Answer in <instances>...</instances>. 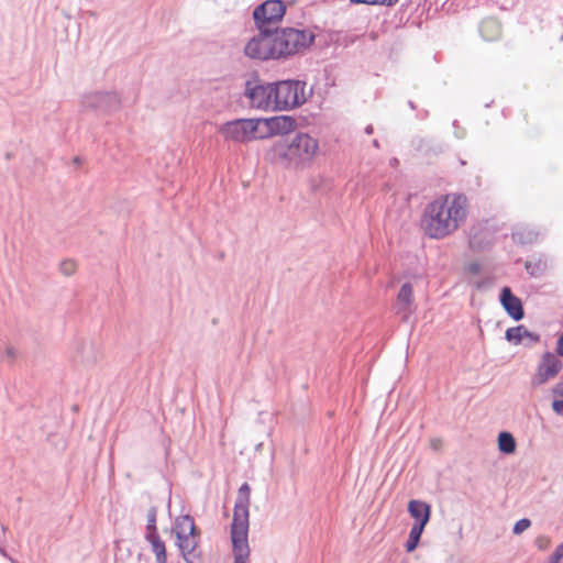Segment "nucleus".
Returning a JSON list of instances; mask_svg holds the SVG:
<instances>
[{"mask_svg":"<svg viewBox=\"0 0 563 563\" xmlns=\"http://www.w3.org/2000/svg\"><path fill=\"white\" fill-rule=\"evenodd\" d=\"M498 448L504 453H514L516 450L514 437L509 432H501L498 437Z\"/></svg>","mask_w":563,"mask_h":563,"instance_id":"4be33fe9","label":"nucleus"},{"mask_svg":"<svg viewBox=\"0 0 563 563\" xmlns=\"http://www.w3.org/2000/svg\"><path fill=\"white\" fill-rule=\"evenodd\" d=\"M408 107H409L411 110H417V106H416V103H415L412 100H408Z\"/></svg>","mask_w":563,"mask_h":563,"instance_id":"37998d69","label":"nucleus"},{"mask_svg":"<svg viewBox=\"0 0 563 563\" xmlns=\"http://www.w3.org/2000/svg\"><path fill=\"white\" fill-rule=\"evenodd\" d=\"M525 268L529 276L539 278L543 276L548 269V258L542 253H533L528 256L525 262Z\"/></svg>","mask_w":563,"mask_h":563,"instance_id":"f3484780","label":"nucleus"},{"mask_svg":"<svg viewBox=\"0 0 563 563\" xmlns=\"http://www.w3.org/2000/svg\"><path fill=\"white\" fill-rule=\"evenodd\" d=\"M431 444H432V448L438 449L441 445V440L440 439L432 440Z\"/></svg>","mask_w":563,"mask_h":563,"instance_id":"79ce46f5","label":"nucleus"},{"mask_svg":"<svg viewBox=\"0 0 563 563\" xmlns=\"http://www.w3.org/2000/svg\"><path fill=\"white\" fill-rule=\"evenodd\" d=\"M467 198L463 194L441 195L426 205L420 228L430 239L441 240L457 230L466 219Z\"/></svg>","mask_w":563,"mask_h":563,"instance_id":"f03ea898","label":"nucleus"},{"mask_svg":"<svg viewBox=\"0 0 563 563\" xmlns=\"http://www.w3.org/2000/svg\"><path fill=\"white\" fill-rule=\"evenodd\" d=\"M263 122L268 125L271 129L268 133L273 136L286 137L291 135L297 128V120L288 114L268 117Z\"/></svg>","mask_w":563,"mask_h":563,"instance_id":"f8f14e48","label":"nucleus"},{"mask_svg":"<svg viewBox=\"0 0 563 563\" xmlns=\"http://www.w3.org/2000/svg\"><path fill=\"white\" fill-rule=\"evenodd\" d=\"M530 527V520L529 519H521L517 521V523L514 527V532L519 534L527 530Z\"/></svg>","mask_w":563,"mask_h":563,"instance_id":"c756f323","label":"nucleus"},{"mask_svg":"<svg viewBox=\"0 0 563 563\" xmlns=\"http://www.w3.org/2000/svg\"><path fill=\"white\" fill-rule=\"evenodd\" d=\"M452 125L455 129V131H454L455 137L456 139H463L465 136V131L463 129H460L459 121L454 120Z\"/></svg>","mask_w":563,"mask_h":563,"instance_id":"7c9ffc66","label":"nucleus"},{"mask_svg":"<svg viewBox=\"0 0 563 563\" xmlns=\"http://www.w3.org/2000/svg\"><path fill=\"white\" fill-rule=\"evenodd\" d=\"M364 132L367 134V135H371L373 134L374 132V126L372 124H367L364 129Z\"/></svg>","mask_w":563,"mask_h":563,"instance_id":"a19ab883","label":"nucleus"},{"mask_svg":"<svg viewBox=\"0 0 563 563\" xmlns=\"http://www.w3.org/2000/svg\"><path fill=\"white\" fill-rule=\"evenodd\" d=\"M257 124L258 121H254V118H239L222 123L219 132L225 141L246 144L255 141L254 133H256Z\"/></svg>","mask_w":563,"mask_h":563,"instance_id":"9d476101","label":"nucleus"},{"mask_svg":"<svg viewBox=\"0 0 563 563\" xmlns=\"http://www.w3.org/2000/svg\"><path fill=\"white\" fill-rule=\"evenodd\" d=\"M415 150L424 154H428L430 151V140L423 137H417L412 141Z\"/></svg>","mask_w":563,"mask_h":563,"instance_id":"a878e982","label":"nucleus"},{"mask_svg":"<svg viewBox=\"0 0 563 563\" xmlns=\"http://www.w3.org/2000/svg\"><path fill=\"white\" fill-rule=\"evenodd\" d=\"M540 232L528 224H517L512 228L511 238L514 243L520 246L534 244L539 239Z\"/></svg>","mask_w":563,"mask_h":563,"instance_id":"dca6fc26","label":"nucleus"},{"mask_svg":"<svg viewBox=\"0 0 563 563\" xmlns=\"http://www.w3.org/2000/svg\"><path fill=\"white\" fill-rule=\"evenodd\" d=\"M412 298V286L410 283H404L398 291V299L404 303H409Z\"/></svg>","mask_w":563,"mask_h":563,"instance_id":"b1692460","label":"nucleus"},{"mask_svg":"<svg viewBox=\"0 0 563 563\" xmlns=\"http://www.w3.org/2000/svg\"><path fill=\"white\" fill-rule=\"evenodd\" d=\"M200 534L181 541H176L180 554L186 563H202V551L200 547Z\"/></svg>","mask_w":563,"mask_h":563,"instance_id":"ddd939ff","label":"nucleus"},{"mask_svg":"<svg viewBox=\"0 0 563 563\" xmlns=\"http://www.w3.org/2000/svg\"><path fill=\"white\" fill-rule=\"evenodd\" d=\"M254 35L244 46V55L257 62L280 60L308 48L314 42V34L295 27H256Z\"/></svg>","mask_w":563,"mask_h":563,"instance_id":"f257e3e1","label":"nucleus"},{"mask_svg":"<svg viewBox=\"0 0 563 563\" xmlns=\"http://www.w3.org/2000/svg\"><path fill=\"white\" fill-rule=\"evenodd\" d=\"M552 408L558 415L563 416V400H554L552 402Z\"/></svg>","mask_w":563,"mask_h":563,"instance_id":"72a5a7b5","label":"nucleus"},{"mask_svg":"<svg viewBox=\"0 0 563 563\" xmlns=\"http://www.w3.org/2000/svg\"><path fill=\"white\" fill-rule=\"evenodd\" d=\"M478 31L482 37L489 42L499 36L500 25L495 19H486L479 24Z\"/></svg>","mask_w":563,"mask_h":563,"instance_id":"412c9836","label":"nucleus"},{"mask_svg":"<svg viewBox=\"0 0 563 563\" xmlns=\"http://www.w3.org/2000/svg\"><path fill=\"white\" fill-rule=\"evenodd\" d=\"M473 287H475L476 289H483L486 285L485 280H476V282H473L472 283Z\"/></svg>","mask_w":563,"mask_h":563,"instance_id":"e433bc0d","label":"nucleus"},{"mask_svg":"<svg viewBox=\"0 0 563 563\" xmlns=\"http://www.w3.org/2000/svg\"><path fill=\"white\" fill-rule=\"evenodd\" d=\"M372 145L376 148H379L380 144H379V141L377 139H374L373 142H372Z\"/></svg>","mask_w":563,"mask_h":563,"instance_id":"c03bdc74","label":"nucleus"},{"mask_svg":"<svg viewBox=\"0 0 563 563\" xmlns=\"http://www.w3.org/2000/svg\"><path fill=\"white\" fill-rule=\"evenodd\" d=\"M275 88L273 81H264L257 73L245 80L243 96L247 99L250 107L260 110H274Z\"/></svg>","mask_w":563,"mask_h":563,"instance_id":"423d86ee","label":"nucleus"},{"mask_svg":"<svg viewBox=\"0 0 563 563\" xmlns=\"http://www.w3.org/2000/svg\"><path fill=\"white\" fill-rule=\"evenodd\" d=\"M251 503V487L247 483L241 485L233 511L231 525V541L234 554V563H247L250 556L249 526Z\"/></svg>","mask_w":563,"mask_h":563,"instance_id":"20e7f679","label":"nucleus"},{"mask_svg":"<svg viewBox=\"0 0 563 563\" xmlns=\"http://www.w3.org/2000/svg\"><path fill=\"white\" fill-rule=\"evenodd\" d=\"M121 97L115 91H95L82 95L80 108L97 115H110L120 110Z\"/></svg>","mask_w":563,"mask_h":563,"instance_id":"0eeeda50","label":"nucleus"},{"mask_svg":"<svg viewBox=\"0 0 563 563\" xmlns=\"http://www.w3.org/2000/svg\"><path fill=\"white\" fill-rule=\"evenodd\" d=\"M287 11L284 0H265L257 4L252 13L255 27L280 29L279 22L283 21Z\"/></svg>","mask_w":563,"mask_h":563,"instance_id":"6e6552de","label":"nucleus"},{"mask_svg":"<svg viewBox=\"0 0 563 563\" xmlns=\"http://www.w3.org/2000/svg\"><path fill=\"white\" fill-rule=\"evenodd\" d=\"M562 369L561 361L553 353L543 354L536 374L531 379L532 386H540L554 378Z\"/></svg>","mask_w":563,"mask_h":563,"instance_id":"9b49d317","label":"nucleus"},{"mask_svg":"<svg viewBox=\"0 0 563 563\" xmlns=\"http://www.w3.org/2000/svg\"><path fill=\"white\" fill-rule=\"evenodd\" d=\"M537 544L540 549L545 550L550 545V539L547 537H539L537 539Z\"/></svg>","mask_w":563,"mask_h":563,"instance_id":"473e14b6","label":"nucleus"},{"mask_svg":"<svg viewBox=\"0 0 563 563\" xmlns=\"http://www.w3.org/2000/svg\"><path fill=\"white\" fill-rule=\"evenodd\" d=\"M549 563H563V543L559 544L550 558Z\"/></svg>","mask_w":563,"mask_h":563,"instance_id":"c85d7f7f","label":"nucleus"},{"mask_svg":"<svg viewBox=\"0 0 563 563\" xmlns=\"http://www.w3.org/2000/svg\"><path fill=\"white\" fill-rule=\"evenodd\" d=\"M460 164H461L462 166H464V165H466V162H465L464 159H460Z\"/></svg>","mask_w":563,"mask_h":563,"instance_id":"de8ad7c7","label":"nucleus"},{"mask_svg":"<svg viewBox=\"0 0 563 563\" xmlns=\"http://www.w3.org/2000/svg\"><path fill=\"white\" fill-rule=\"evenodd\" d=\"M506 339L514 344L534 343L539 341V334L529 331L523 325H518L506 331Z\"/></svg>","mask_w":563,"mask_h":563,"instance_id":"a211bd4d","label":"nucleus"},{"mask_svg":"<svg viewBox=\"0 0 563 563\" xmlns=\"http://www.w3.org/2000/svg\"><path fill=\"white\" fill-rule=\"evenodd\" d=\"M408 512L416 521L405 545L406 551L410 553L417 549L424 527L430 520L431 507L424 501L412 499L408 503Z\"/></svg>","mask_w":563,"mask_h":563,"instance_id":"1a4fd4ad","label":"nucleus"},{"mask_svg":"<svg viewBox=\"0 0 563 563\" xmlns=\"http://www.w3.org/2000/svg\"><path fill=\"white\" fill-rule=\"evenodd\" d=\"M417 119L426 120L429 117V111L427 109H421L417 112Z\"/></svg>","mask_w":563,"mask_h":563,"instance_id":"f704fd0d","label":"nucleus"},{"mask_svg":"<svg viewBox=\"0 0 563 563\" xmlns=\"http://www.w3.org/2000/svg\"><path fill=\"white\" fill-rule=\"evenodd\" d=\"M265 118H254V121H258L256 133H254L255 140H266L274 137L268 133L271 129L263 122Z\"/></svg>","mask_w":563,"mask_h":563,"instance_id":"5701e85b","label":"nucleus"},{"mask_svg":"<svg viewBox=\"0 0 563 563\" xmlns=\"http://www.w3.org/2000/svg\"><path fill=\"white\" fill-rule=\"evenodd\" d=\"M146 530H147V533H151L152 531H156V510H155V508H152L147 514Z\"/></svg>","mask_w":563,"mask_h":563,"instance_id":"cd10ccee","label":"nucleus"},{"mask_svg":"<svg viewBox=\"0 0 563 563\" xmlns=\"http://www.w3.org/2000/svg\"><path fill=\"white\" fill-rule=\"evenodd\" d=\"M74 163L76 165H80L81 164V158L79 156L74 157Z\"/></svg>","mask_w":563,"mask_h":563,"instance_id":"49530a36","label":"nucleus"},{"mask_svg":"<svg viewBox=\"0 0 563 563\" xmlns=\"http://www.w3.org/2000/svg\"><path fill=\"white\" fill-rule=\"evenodd\" d=\"M146 540L152 547L157 563H167V553L165 542L161 539L157 531L146 533Z\"/></svg>","mask_w":563,"mask_h":563,"instance_id":"aec40b11","label":"nucleus"},{"mask_svg":"<svg viewBox=\"0 0 563 563\" xmlns=\"http://www.w3.org/2000/svg\"><path fill=\"white\" fill-rule=\"evenodd\" d=\"M499 301L508 317H525L521 299L512 292L510 287L505 286L501 288Z\"/></svg>","mask_w":563,"mask_h":563,"instance_id":"4468645a","label":"nucleus"},{"mask_svg":"<svg viewBox=\"0 0 563 563\" xmlns=\"http://www.w3.org/2000/svg\"><path fill=\"white\" fill-rule=\"evenodd\" d=\"M59 271L65 276H71L76 272V263L73 260H64L59 264Z\"/></svg>","mask_w":563,"mask_h":563,"instance_id":"393cba45","label":"nucleus"},{"mask_svg":"<svg viewBox=\"0 0 563 563\" xmlns=\"http://www.w3.org/2000/svg\"><path fill=\"white\" fill-rule=\"evenodd\" d=\"M350 1H351V3H354V4L364 3V4L374 5L372 0H350Z\"/></svg>","mask_w":563,"mask_h":563,"instance_id":"4c0bfd02","label":"nucleus"},{"mask_svg":"<svg viewBox=\"0 0 563 563\" xmlns=\"http://www.w3.org/2000/svg\"><path fill=\"white\" fill-rule=\"evenodd\" d=\"M318 151V140L308 133L297 132L276 141L268 155L287 168L305 169L312 164Z\"/></svg>","mask_w":563,"mask_h":563,"instance_id":"7ed1b4c3","label":"nucleus"},{"mask_svg":"<svg viewBox=\"0 0 563 563\" xmlns=\"http://www.w3.org/2000/svg\"><path fill=\"white\" fill-rule=\"evenodd\" d=\"M356 37H352V36H346L345 37V42L346 43H353L355 41Z\"/></svg>","mask_w":563,"mask_h":563,"instance_id":"a18cd8bd","label":"nucleus"},{"mask_svg":"<svg viewBox=\"0 0 563 563\" xmlns=\"http://www.w3.org/2000/svg\"><path fill=\"white\" fill-rule=\"evenodd\" d=\"M374 5H385V7H393L395 5L399 0H372Z\"/></svg>","mask_w":563,"mask_h":563,"instance_id":"2f4dec72","label":"nucleus"},{"mask_svg":"<svg viewBox=\"0 0 563 563\" xmlns=\"http://www.w3.org/2000/svg\"><path fill=\"white\" fill-rule=\"evenodd\" d=\"M554 393L558 394V395H561L563 396V383H560L555 386L554 388Z\"/></svg>","mask_w":563,"mask_h":563,"instance_id":"ea45409f","label":"nucleus"},{"mask_svg":"<svg viewBox=\"0 0 563 563\" xmlns=\"http://www.w3.org/2000/svg\"><path fill=\"white\" fill-rule=\"evenodd\" d=\"M493 101L485 104L486 108H489L492 106Z\"/></svg>","mask_w":563,"mask_h":563,"instance_id":"09e8293b","label":"nucleus"},{"mask_svg":"<svg viewBox=\"0 0 563 563\" xmlns=\"http://www.w3.org/2000/svg\"><path fill=\"white\" fill-rule=\"evenodd\" d=\"M173 530L176 536V541L189 539L190 537H196V533H200L194 518L188 515L177 517Z\"/></svg>","mask_w":563,"mask_h":563,"instance_id":"2eb2a0df","label":"nucleus"},{"mask_svg":"<svg viewBox=\"0 0 563 563\" xmlns=\"http://www.w3.org/2000/svg\"><path fill=\"white\" fill-rule=\"evenodd\" d=\"M556 352L559 355L563 356V332L560 339L558 340Z\"/></svg>","mask_w":563,"mask_h":563,"instance_id":"c9c22d12","label":"nucleus"},{"mask_svg":"<svg viewBox=\"0 0 563 563\" xmlns=\"http://www.w3.org/2000/svg\"><path fill=\"white\" fill-rule=\"evenodd\" d=\"M483 267L482 264L478 262H471L464 266V274L465 275H479Z\"/></svg>","mask_w":563,"mask_h":563,"instance_id":"bb28decb","label":"nucleus"},{"mask_svg":"<svg viewBox=\"0 0 563 563\" xmlns=\"http://www.w3.org/2000/svg\"><path fill=\"white\" fill-rule=\"evenodd\" d=\"M468 245L473 251H486L493 245L492 234L485 230L475 231L470 235Z\"/></svg>","mask_w":563,"mask_h":563,"instance_id":"6ab92c4d","label":"nucleus"},{"mask_svg":"<svg viewBox=\"0 0 563 563\" xmlns=\"http://www.w3.org/2000/svg\"><path fill=\"white\" fill-rule=\"evenodd\" d=\"M275 88L276 111H289L301 107L307 101V82L301 79L287 78L273 81Z\"/></svg>","mask_w":563,"mask_h":563,"instance_id":"39448f33","label":"nucleus"},{"mask_svg":"<svg viewBox=\"0 0 563 563\" xmlns=\"http://www.w3.org/2000/svg\"><path fill=\"white\" fill-rule=\"evenodd\" d=\"M389 166L393 168H397L399 166V159L397 157H391L389 159Z\"/></svg>","mask_w":563,"mask_h":563,"instance_id":"58836bf2","label":"nucleus"}]
</instances>
